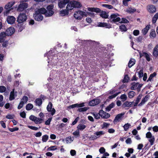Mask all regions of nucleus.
<instances>
[{"mask_svg": "<svg viewBox=\"0 0 158 158\" xmlns=\"http://www.w3.org/2000/svg\"><path fill=\"white\" fill-rule=\"evenodd\" d=\"M129 80V77L128 75H126L124 76L122 82L124 83H127L128 82Z\"/></svg>", "mask_w": 158, "mask_h": 158, "instance_id": "nucleus-40", "label": "nucleus"}, {"mask_svg": "<svg viewBox=\"0 0 158 158\" xmlns=\"http://www.w3.org/2000/svg\"><path fill=\"white\" fill-rule=\"evenodd\" d=\"M119 22L121 23H129V21L126 19L122 18V20L120 21Z\"/></svg>", "mask_w": 158, "mask_h": 158, "instance_id": "nucleus-48", "label": "nucleus"}, {"mask_svg": "<svg viewBox=\"0 0 158 158\" xmlns=\"http://www.w3.org/2000/svg\"><path fill=\"white\" fill-rule=\"evenodd\" d=\"M80 132L79 131L77 130L76 131H74L73 132V135H74L75 137L76 136V137H77L78 136H79Z\"/></svg>", "mask_w": 158, "mask_h": 158, "instance_id": "nucleus-59", "label": "nucleus"}, {"mask_svg": "<svg viewBox=\"0 0 158 158\" xmlns=\"http://www.w3.org/2000/svg\"><path fill=\"white\" fill-rule=\"evenodd\" d=\"M125 113H123L118 114L115 117L113 122L114 123L117 121H119L123 118Z\"/></svg>", "mask_w": 158, "mask_h": 158, "instance_id": "nucleus-13", "label": "nucleus"}, {"mask_svg": "<svg viewBox=\"0 0 158 158\" xmlns=\"http://www.w3.org/2000/svg\"><path fill=\"white\" fill-rule=\"evenodd\" d=\"M98 26L101 27H105L106 28H110L111 27L109 24L107 23L99 22L98 23Z\"/></svg>", "mask_w": 158, "mask_h": 158, "instance_id": "nucleus-17", "label": "nucleus"}, {"mask_svg": "<svg viewBox=\"0 0 158 158\" xmlns=\"http://www.w3.org/2000/svg\"><path fill=\"white\" fill-rule=\"evenodd\" d=\"M52 104L51 102H49L47 107V110L48 112H51V114L53 115L55 114L56 110L54 108H52Z\"/></svg>", "mask_w": 158, "mask_h": 158, "instance_id": "nucleus-6", "label": "nucleus"}, {"mask_svg": "<svg viewBox=\"0 0 158 158\" xmlns=\"http://www.w3.org/2000/svg\"><path fill=\"white\" fill-rule=\"evenodd\" d=\"M100 102V100L99 99H96L90 101L89 104L90 106H94L97 105Z\"/></svg>", "mask_w": 158, "mask_h": 158, "instance_id": "nucleus-15", "label": "nucleus"}, {"mask_svg": "<svg viewBox=\"0 0 158 158\" xmlns=\"http://www.w3.org/2000/svg\"><path fill=\"white\" fill-rule=\"evenodd\" d=\"M85 106V103L83 102L80 104L76 103L70 105L69 106V109H73L75 107H81L78 108L77 111L79 112H83L86 111L89 109L88 107H82Z\"/></svg>", "mask_w": 158, "mask_h": 158, "instance_id": "nucleus-1", "label": "nucleus"}, {"mask_svg": "<svg viewBox=\"0 0 158 158\" xmlns=\"http://www.w3.org/2000/svg\"><path fill=\"white\" fill-rule=\"evenodd\" d=\"M70 153L72 156H75L76 153V151L74 150H71L70 151Z\"/></svg>", "mask_w": 158, "mask_h": 158, "instance_id": "nucleus-64", "label": "nucleus"}, {"mask_svg": "<svg viewBox=\"0 0 158 158\" xmlns=\"http://www.w3.org/2000/svg\"><path fill=\"white\" fill-rule=\"evenodd\" d=\"M6 88L3 86H0V93H3L6 90Z\"/></svg>", "mask_w": 158, "mask_h": 158, "instance_id": "nucleus-52", "label": "nucleus"}, {"mask_svg": "<svg viewBox=\"0 0 158 158\" xmlns=\"http://www.w3.org/2000/svg\"><path fill=\"white\" fill-rule=\"evenodd\" d=\"M150 97V96L149 95H146L142 99L141 102L139 104L138 106H142L146 102H147L148 100Z\"/></svg>", "mask_w": 158, "mask_h": 158, "instance_id": "nucleus-14", "label": "nucleus"}, {"mask_svg": "<svg viewBox=\"0 0 158 158\" xmlns=\"http://www.w3.org/2000/svg\"><path fill=\"white\" fill-rule=\"evenodd\" d=\"M86 127V125L81 124H80L77 126V130L78 131H83Z\"/></svg>", "mask_w": 158, "mask_h": 158, "instance_id": "nucleus-29", "label": "nucleus"}, {"mask_svg": "<svg viewBox=\"0 0 158 158\" xmlns=\"http://www.w3.org/2000/svg\"><path fill=\"white\" fill-rule=\"evenodd\" d=\"M140 57L141 58L143 56H144L146 60L148 61H149L150 60V58L149 54L146 52H143V53L141 52L139 53Z\"/></svg>", "mask_w": 158, "mask_h": 158, "instance_id": "nucleus-18", "label": "nucleus"}, {"mask_svg": "<svg viewBox=\"0 0 158 158\" xmlns=\"http://www.w3.org/2000/svg\"><path fill=\"white\" fill-rule=\"evenodd\" d=\"M139 77V78L142 77L143 76V70L142 69L140 70L138 73Z\"/></svg>", "mask_w": 158, "mask_h": 158, "instance_id": "nucleus-56", "label": "nucleus"}, {"mask_svg": "<svg viewBox=\"0 0 158 158\" xmlns=\"http://www.w3.org/2000/svg\"><path fill=\"white\" fill-rule=\"evenodd\" d=\"M74 17L75 19L81 20L83 17L84 16H86V14L85 12L81 10H78L76 11L74 14Z\"/></svg>", "mask_w": 158, "mask_h": 158, "instance_id": "nucleus-2", "label": "nucleus"}, {"mask_svg": "<svg viewBox=\"0 0 158 158\" xmlns=\"http://www.w3.org/2000/svg\"><path fill=\"white\" fill-rule=\"evenodd\" d=\"M103 118H108L110 117V115L109 114L106 112Z\"/></svg>", "mask_w": 158, "mask_h": 158, "instance_id": "nucleus-62", "label": "nucleus"}, {"mask_svg": "<svg viewBox=\"0 0 158 158\" xmlns=\"http://www.w3.org/2000/svg\"><path fill=\"white\" fill-rule=\"evenodd\" d=\"M15 3V2L14 1H12L10 2H9L7 4H6L5 7V9H9L10 10L12 9V8H11L13 6Z\"/></svg>", "mask_w": 158, "mask_h": 158, "instance_id": "nucleus-19", "label": "nucleus"}, {"mask_svg": "<svg viewBox=\"0 0 158 158\" xmlns=\"http://www.w3.org/2000/svg\"><path fill=\"white\" fill-rule=\"evenodd\" d=\"M57 149V148L56 146H52L49 148H48L47 150L49 151H54Z\"/></svg>", "mask_w": 158, "mask_h": 158, "instance_id": "nucleus-45", "label": "nucleus"}, {"mask_svg": "<svg viewBox=\"0 0 158 158\" xmlns=\"http://www.w3.org/2000/svg\"><path fill=\"white\" fill-rule=\"evenodd\" d=\"M102 6L109 9H111L113 7V6L109 4H103Z\"/></svg>", "mask_w": 158, "mask_h": 158, "instance_id": "nucleus-51", "label": "nucleus"}, {"mask_svg": "<svg viewBox=\"0 0 158 158\" xmlns=\"http://www.w3.org/2000/svg\"><path fill=\"white\" fill-rule=\"evenodd\" d=\"M15 18L12 16H8L7 18V22L8 24H13L15 21Z\"/></svg>", "mask_w": 158, "mask_h": 158, "instance_id": "nucleus-12", "label": "nucleus"}, {"mask_svg": "<svg viewBox=\"0 0 158 158\" xmlns=\"http://www.w3.org/2000/svg\"><path fill=\"white\" fill-rule=\"evenodd\" d=\"M139 83H136L135 82H132L131 85V86L130 87V89L132 90H135L137 89V88L138 86Z\"/></svg>", "mask_w": 158, "mask_h": 158, "instance_id": "nucleus-24", "label": "nucleus"}, {"mask_svg": "<svg viewBox=\"0 0 158 158\" xmlns=\"http://www.w3.org/2000/svg\"><path fill=\"white\" fill-rule=\"evenodd\" d=\"M24 104V102L23 101H21L18 106V109H20L22 108Z\"/></svg>", "mask_w": 158, "mask_h": 158, "instance_id": "nucleus-55", "label": "nucleus"}, {"mask_svg": "<svg viewBox=\"0 0 158 158\" xmlns=\"http://www.w3.org/2000/svg\"><path fill=\"white\" fill-rule=\"evenodd\" d=\"M70 0H59L58 2V5L60 8H62L64 7L66 4H68Z\"/></svg>", "mask_w": 158, "mask_h": 158, "instance_id": "nucleus-5", "label": "nucleus"}, {"mask_svg": "<svg viewBox=\"0 0 158 158\" xmlns=\"http://www.w3.org/2000/svg\"><path fill=\"white\" fill-rule=\"evenodd\" d=\"M156 75V72H154L153 73L151 74L148 80H147V81L148 82L149 81H151L153 77H155Z\"/></svg>", "mask_w": 158, "mask_h": 158, "instance_id": "nucleus-36", "label": "nucleus"}, {"mask_svg": "<svg viewBox=\"0 0 158 158\" xmlns=\"http://www.w3.org/2000/svg\"><path fill=\"white\" fill-rule=\"evenodd\" d=\"M119 28L122 31L125 32L127 30V29L126 26L123 24L119 26Z\"/></svg>", "mask_w": 158, "mask_h": 158, "instance_id": "nucleus-34", "label": "nucleus"}, {"mask_svg": "<svg viewBox=\"0 0 158 158\" xmlns=\"http://www.w3.org/2000/svg\"><path fill=\"white\" fill-rule=\"evenodd\" d=\"M33 107V105L31 103H29L26 106V109L27 110H29L32 109Z\"/></svg>", "mask_w": 158, "mask_h": 158, "instance_id": "nucleus-41", "label": "nucleus"}, {"mask_svg": "<svg viewBox=\"0 0 158 158\" xmlns=\"http://www.w3.org/2000/svg\"><path fill=\"white\" fill-rule=\"evenodd\" d=\"M53 6L52 5H49L46 8L47 11L52 10L53 9Z\"/></svg>", "mask_w": 158, "mask_h": 158, "instance_id": "nucleus-61", "label": "nucleus"}, {"mask_svg": "<svg viewBox=\"0 0 158 158\" xmlns=\"http://www.w3.org/2000/svg\"><path fill=\"white\" fill-rule=\"evenodd\" d=\"M9 100L10 101H12L15 98V93L13 91H11L10 93V96L9 97Z\"/></svg>", "mask_w": 158, "mask_h": 158, "instance_id": "nucleus-37", "label": "nucleus"}, {"mask_svg": "<svg viewBox=\"0 0 158 158\" xmlns=\"http://www.w3.org/2000/svg\"><path fill=\"white\" fill-rule=\"evenodd\" d=\"M7 35L5 32H2L0 33V43H2L4 41Z\"/></svg>", "mask_w": 158, "mask_h": 158, "instance_id": "nucleus-16", "label": "nucleus"}, {"mask_svg": "<svg viewBox=\"0 0 158 158\" xmlns=\"http://www.w3.org/2000/svg\"><path fill=\"white\" fill-rule=\"evenodd\" d=\"M54 14V11L53 10L47 11L46 14V17H50Z\"/></svg>", "mask_w": 158, "mask_h": 158, "instance_id": "nucleus-42", "label": "nucleus"}, {"mask_svg": "<svg viewBox=\"0 0 158 158\" xmlns=\"http://www.w3.org/2000/svg\"><path fill=\"white\" fill-rule=\"evenodd\" d=\"M105 134L104 132L103 131H97L94 134L96 135L97 136H98L101 135H104Z\"/></svg>", "mask_w": 158, "mask_h": 158, "instance_id": "nucleus-54", "label": "nucleus"}, {"mask_svg": "<svg viewBox=\"0 0 158 158\" xmlns=\"http://www.w3.org/2000/svg\"><path fill=\"white\" fill-rule=\"evenodd\" d=\"M15 32V28L12 27H10L7 29L6 33L8 36H11Z\"/></svg>", "mask_w": 158, "mask_h": 158, "instance_id": "nucleus-11", "label": "nucleus"}, {"mask_svg": "<svg viewBox=\"0 0 158 158\" xmlns=\"http://www.w3.org/2000/svg\"><path fill=\"white\" fill-rule=\"evenodd\" d=\"M2 43V46L4 47H6L8 44V41L7 40H5Z\"/></svg>", "mask_w": 158, "mask_h": 158, "instance_id": "nucleus-60", "label": "nucleus"}, {"mask_svg": "<svg viewBox=\"0 0 158 158\" xmlns=\"http://www.w3.org/2000/svg\"><path fill=\"white\" fill-rule=\"evenodd\" d=\"M121 93V92L119 91L118 92V93H117L113 95H111L110 96L108 97V98L109 99H113L114 98H115L116 97L118 94Z\"/></svg>", "mask_w": 158, "mask_h": 158, "instance_id": "nucleus-46", "label": "nucleus"}, {"mask_svg": "<svg viewBox=\"0 0 158 158\" xmlns=\"http://www.w3.org/2000/svg\"><path fill=\"white\" fill-rule=\"evenodd\" d=\"M114 106L115 104L114 102H112L106 107V110L108 111H110L112 108L114 107Z\"/></svg>", "mask_w": 158, "mask_h": 158, "instance_id": "nucleus-33", "label": "nucleus"}, {"mask_svg": "<svg viewBox=\"0 0 158 158\" xmlns=\"http://www.w3.org/2000/svg\"><path fill=\"white\" fill-rule=\"evenodd\" d=\"M120 98L122 100V101L124 102L127 100V95L124 94L121 95Z\"/></svg>", "mask_w": 158, "mask_h": 158, "instance_id": "nucleus-47", "label": "nucleus"}, {"mask_svg": "<svg viewBox=\"0 0 158 158\" xmlns=\"http://www.w3.org/2000/svg\"><path fill=\"white\" fill-rule=\"evenodd\" d=\"M146 137L148 138H150L148 141L150 143V145L152 146L153 145L155 141V138L154 136H152V133L150 132H148L146 134Z\"/></svg>", "mask_w": 158, "mask_h": 158, "instance_id": "nucleus-4", "label": "nucleus"}, {"mask_svg": "<svg viewBox=\"0 0 158 158\" xmlns=\"http://www.w3.org/2000/svg\"><path fill=\"white\" fill-rule=\"evenodd\" d=\"M43 120V119H42L36 117L34 122L36 124H38V123L40 124L42 123V121Z\"/></svg>", "mask_w": 158, "mask_h": 158, "instance_id": "nucleus-44", "label": "nucleus"}, {"mask_svg": "<svg viewBox=\"0 0 158 158\" xmlns=\"http://www.w3.org/2000/svg\"><path fill=\"white\" fill-rule=\"evenodd\" d=\"M130 126V125L128 123L125 124L123 127L124 130L125 131H127L129 129Z\"/></svg>", "mask_w": 158, "mask_h": 158, "instance_id": "nucleus-50", "label": "nucleus"}, {"mask_svg": "<svg viewBox=\"0 0 158 158\" xmlns=\"http://www.w3.org/2000/svg\"><path fill=\"white\" fill-rule=\"evenodd\" d=\"M19 129V128L17 127H15L13 128H8V130L11 132H13L15 131H18Z\"/></svg>", "mask_w": 158, "mask_h": 158, "instance_id": "nucleus-53", "label": "nucleus"}, {"mask_svg": "<svg viewBox=\"0 0 158 158\" xmlns=\"http://www.w3.org/2000/svg\"><path fill=\"white\" fill-rule=\"evenodd\" d=\"M136 10V9L135 8H129L127 10L126 12L130 14L133 13Z\"/></svg>", "mask_w": 158, "mask_h": 158, "instance_id": "nucleus-38", "label": "nucleus"}, {"mask_svg": "<svg viewBox=\"0 0 158 158\" xmlns=\"http://www.w3.org/2000/svg\"><path fill=\"white\" fill-rule=\"evenodd\" d=\"M156 36V34L155 30L154 29H152L150 34V37L151 38H154Z\"/></svg>", "mask_w": 158, "mask_h": 158, "instance_id": "nucleus-32", "label": "nucleus"}, {"mask_svg": "<svg viewBox=\"0 0 158 158\" xmlns=\"http://www.w3.org/2000/svg\"><path fill=\"white\" fill-rule=\"evenodd\" d=\"M35 19L37 21L40 22L42 21L43 19V16L41 14H40L38 13H36L34 15Z\"/></svg>", "mask_w": 158, "mask_h": 158, "instance_id": "nucleus-9", "label": "nucleus"}, {"mask_svg": "<svg viewBox=\"0 0 158 158\" xmlns=\"http://www.w3.org/2000/svg\"><path fill=\"white\" fill-rule=\"evenodd\" d=\"M99 152L101 154L104 153L105 152V149L103 147H101L99 149Z\"/></svg>", "mask_w": 158, "mask_h": 158, "instance_id": "nucleus-63", "label": "nucleus"}, {"mask_svg": "<svg viewBox=\"0 0 158 158\" xmlns=\"http://www.w3.org/2000/svg\"><path fill=\"white\" fill-rule=\"evenodd\" d=\"M52 119V118H49L45 122V124L46 125H49L50 124V122Z\"/></svg>", "mask_w": 158, "mask_h": 158, "instance_id": "nucleus-58", "label": "nucleus"}, {"mask_svg": "<svg viewBox=\"0 0 158 158\" xmlns=\"http://www.w3.org/2000/svg\"><path fill=\"white\" fill-rule=\"evenodd\" d=\"M129 102L126 101L122 105V107L123 108H125L126 107H130Z\"/></svg>", "mask_w": 158, "mask_h": 158, "instance_id": "nucleus-39", "label": "nucleus"}, {"mask_svg": "<svg viewBox=\"0 0 158 158\" xmlns=\"http://www.w3.org/2000/svg\"><path fill=\"white\" fill-rule=\"evenodd\" d=\"M147 9L148 11L150 13H154L156 11V7L153 5H149L147 6Z\"/></svg>", "mask_w": 158, "mask_h": 158, "instance_id": "nucleus-7", "label": "nucleus"}, {"mask_svg": "<svg viewBox=\"0 0 158 158\" xmlns=\"http://www.w3.org/2000/svg\"><path fill=\"white\" fill-rule=\"evenodd\" d=\"M73 0L69 1L68 3L67 4L66 9H69L70 10H72L74 8H75V7L74 6V4Z\"/></svg>", "mask_w": 158, "mask_h": 158, "instance_id": "nucleus-20", "label": "nucleus"}, {"mask_svg": "<svg viewBox=\"0 0 158 158\" xmlns=\"http://www.w3.org/2000/svg\"><path fill=\"white\" fill-rule=\"evenodd\" d=\"M135 60L134 59H131L128 63V67L131 68L135 64Z\"/></svg>", "mask_w": 158, "mask_h": 158, "instance_id": "nucleus-27", "label": "nucleus"}, {"mask_svg": "<svg viewBox=\"0 0 158 158\" xmlns=\"http://www.w3.org/2000/svg\"><path fill=\"white\" fill-rule=\"evenodd\" d=\"M106 112H104L102 110H100L99 111V116H100L102 118H103V117L104 116V114H105Z\"/></svg>", "mask_w": 158, "mask_h": 158, "instance_id": "nucleus-49", "label": "nucleus"}, {"mask_svg": "<svg viewBox=\"0 0 158 158\" xmlns=\"http://www.w3.org/2000/svg\"><path fill=\"white\" fill-rule=\"evenodd\" d=\"M150 27V25H147L144 29L142 30V33L143 35H145L147 33L148 30L149 29Z\"/></svg>", "mask_w": 158, "mask_h": 158, "instance_id": "nucleus-26", "label": "nucleus"}, {"mask_svg": "<svg viewBox=\"0 0 158 158\" xmlns=\"http://www.w3.org/2000/svg\"><path fill=\"white\" fill-rule=\"evenodd\" d=\"M75 8H80L82 6V5L80 2L75 0H73Z\"/></svg>", "mask_w": 158, "mask_h": 158, "instance_id": "nucleus-25", "label": "nucleus"}, {"mask_svg": "<svg viewBox=\"0 0 158 158\" xmlns=\"http://www.w3.org/2000/svg\"><path fill=\"white\" fill-rule=\"evenodd\" d=\"M69 9H66L62 10L60 11V13L63 15V16H65L68 15L69 13Z\"/></svg>", "mask_w": 158, "mask_h": 158, "instance_id": "nucleus-31", "label": "nucleus"}, {"mask_svg": "<svg viewBox=\"0 0 158 158\" xmlns=\"http://www.w3.org/2000/svg\"><path fill=\"white\" fill-rule=\"evenodd\" d=\"M35 11L36 13H38L40 14H41V15L44 14L46 16L47 10L45 8L42 7L38 9V10L36 11Z\"/></svg>", "mask_w": 158, "mask_h": 158, "instance_id": "nucleus-21", "label": "nucleus"}, {"mask_svg": "<svg viewBox=\"0 0 158 158\" xmlns=\"http://www.w3.org/2000/svg\"><path fill=\"white\" fill-rule=\"evenodd\" d=\"M100 15L101 17L104 19H107L108 18V13H107L105 11L101 10L100 13Z\"/></svg>", "mask_w": 158, "mask_h": 158, "instance_id": "nucleus-23", "label": "nucleus"}, {"mask_svg": "<svg viewBox=\"0 0 158 158\" xmlns=\"http://www.w3.org/2000/svg\"><path fill=\"white\" fill-rule=\"evenodd\" d=\"M119 16L118 14H112L110 16V19H112V22H113L115 23L119 22L121 20L120 17H118Z\"/></svg>", "mask_w": 158, "mask_h": 158, "instance_id": "nucleus-8", "label": "nucleus"}, {"mask_svg": "<svg viewBox=\"0 0 158 158\" xmlns=\"http://www.w3.org/2000/svg\"><path fill=\"white\" fill-rule=\"evenodd\" d=\"M35 102L36 105L40 106L42 103V101L41 98H37L35 100Z\"/></svg>", "mask_w": 158, "mask_h": 158, "instance_id": "nucleus-30", "label": "nucleus"}, {"mask_svg": "<svg viewBox=\"0 0 158 158\" xmlns=\"http://www.w3.org/2000/svg\"><path fill=\"white\" fill-rule=\"evenodd\" d=\"M48 139V136L47 135H44L42 137V140L43 142H46Z\"/></svg>", "mask_w": 158, "mask_h": 158, "instance_id": "nucleus-43", "label": "nucleus"}, {"mask_svg": "<svg viewBox=\"0 0 158 158\" xmlns=\"http://www.w3.org/2000/svg\"><path fill=\"white\" fill-rule=\"evenodd\" d=\"M27 19V16L25 13H20L19 15L17 21L19 24L23 23L25 22Z\"/></svg>", "mask_w": 158, "mask_h": 158, "instance_id": "nucleus-3", "label": "nucleus"}, {"mask_svg": "<svg viewBox=\"0 0 158 158\" xmlns=\"http://www.w3.org/2000/svg\"><path fill=\"white\" fill-rule=\"evenodd\" d=\"M142 94H140L137 97L136 99L135 100V102H137L138 103H139L142 98Z\"/></svg>", "mask_w": 158, "mask_h": 158, "instance_id": "nucleus-57", "label": "nucleus"}, {"mask_svg": "<svg viewBox=\"0 0 158 158\" xmlns=\"http://www.w3.org/2000/svg\"><path fill=\"white\" fill-rule=\"evenodd\" d=\"M28 4L27 3H20L19 6L17 10L19 11H23L27 7Z\"/></svg>", "mask_w": 158, "mask_h": 158, "instance_id": "nucleus-10", "label": "nucleus"}, {"mask_svg": "<svg viewBox=\"0 0 158 158\" xmlns=\"http://www.w3.org/2000/svg\"><path fill=\"white\" fill-rule=\"evenodd\" d=\"M152 55L155 57L158 56V44L154 48L153 51Z\"/></svg>", "mask_w": 158, "mask_h": 158, "instance_id": "nucleus-22", "label": "nucleus"}, {"mask_svg": "<svg viewBox=\"0 0 158 158\" xmlns=\"http://www.w3.org/2000/svg\"><path fill=\"white\" fill-rule=\"evenodd\" d=\"M135 95V93L133 91H130L128 94V97L130 98H132Z\"/></svg>", "mask_w": 158, "mask_h": 158, "instance_id": "nucleus-35", "label": "nucleus"}, {"mask_svg": "<svg viewBox=\"0 0 158 158\" xmlns=\"http://www.w3.org/2000/svg\"><path fill=\"white\" fill-rule=\"evenodd\" d=\"M17 27L18 29V31L21 32L24 28V26L23 24L18 23L17 24Z\"/></svg>", "mask_w": 158, "mask_h": 158, "instance_id": "nucleus-28", "label": "nucleus"}]
</instances>
